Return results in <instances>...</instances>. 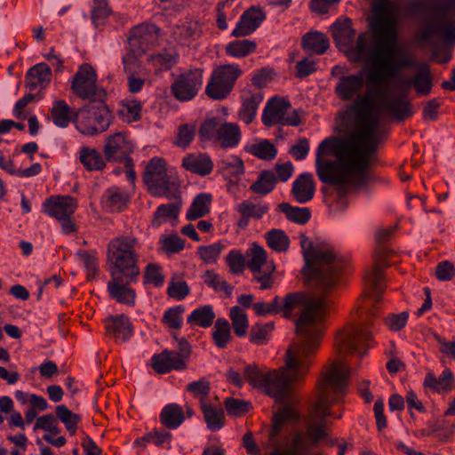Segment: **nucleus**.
Listing matches in <instances>:
<instances>
[{"label": "nucleus", "instance_id": "obj_1", "mask_svg": "<svg viewBox=\"0 0 455 455\" xmlns=\"http://www.w3.org/2000/svg\"><path fill=\"white\" fill-rule=\"evenodd\" d=\"M364 86V72L342 76L335 92L343 101L357 96L346 109L338 113L339 133L353 130L347 136H331L322 141L315 158L316 174L322 183L332 186L342 198L357 192L369 181L368 170L378 162L379 145L388 130L381 116L387 113L397 122L412 114L410 101L391 97L387 89L377 87L359 95Z\"/></svg>", "mask_w": 455, "mask_h": 455}, {"label": "nucleus", "instance_id": "obj_2", "mask_svg": "<svg viewBox=\"0 0 455 455\" xmlns=\"http://www.w3.org/2000/svg\"><path fill=\"white\" fill-rule=\"evenodd\" d=\"M370 31L359 35L355 44L351 20L336 21L331 28L337 46L356 62L370 66L368 82L379 85L395 77L401 69L413 65L405 52L397 48V36L393 20L383 15L370 20Z\"/></svg>", "mask_w": 455, "mask_h": 455}, {"label": "nucleus", "instance_id": "obj_3", "mask_svg": "<svg viewBox=\"0 0 455 455\" xmlns=\"http://www.w3.org/2000/svg\"><path fill=\"white\" fill-rule=\"evenodd\" d=\"M299 307L302 309L296 322L298 340L293 344L309 347L314 343L315 349H317L323 333L321 323L327 315L328 301L323 297H308L303 292L290 293L283 299V316L289 318Z\"/></svg>", "mask_w": 455, "mask_h": 455}, {"label": "nucleus", "instance_id": "obj_4", "mask_svg": "<svg viewBox=\"0 0 455 455\" xmlns=\"http://www.w3.org/2000/svg\"><path fill=\"white\" fill-rule=\"evenodd\" d=\"M315 345L291 344L286 351L284 365L267 371L263 392L277 403L284 401L291 392L292 383L299 381L309 368V356L315 351Z\"/></svg>", "mask_w": 455, "mask_h": 455}, {"label": "nucleus", "instance_id": "obj_5", "mask_svg": "<svg viewBox=\"0 0 455 455\" xmlns=\"http://www.w3.org/2000/svg\"><path fill=\"white\" fill-rule=\"evenodd\" d=\"M300 246L306 265L302 275L308 281H315L324 294L336 284L342 261L331 246L327 243H314L305 235H300Z\"/></svg>", "mask_w": 455, "mask_h": 455}, {"label": "nucleus", "instance_id": "obj_6", "mask_svg": "<svg viewBox=\"0 0 455 455\" xmlns=\"http://www.w3.org/2000/svg\"><path fill=\"white\" fill-rule=\"evenodd\" d=\"M440 37L447 44L455 45V15L444 9L430 12L417 34L419 42Z\"/></svg>", "mask_w": 455, "mask_h": 455}, {"label": "nucleus", "instance_id": "obj_7", "mask_svg": "<svg viewBox=\"0 0 455 455\" xmlns=\"http://www.w3.org/2000/svg\"><path fill=\"white\" fill-rule=\"evenodd\" d=\"M143 181L153 196H178L180 185L168 176L166 164L162 158L155 157L149 161Z\"/></svg>", "mask_w": 455, "mask_h": 455}, {"label": "nucleus", "instance_id": "obj_8", "mask_svg": "<svg viewBox=\"0 0 455 455\" xmlns=\"http://www.w3.org/2000/svg\"><path fill=\"white\" fill-rule=\"evenodd\" d=\"M77 129L84 134L94 135L105 132L110 124V114L103 100L90 102L78 111Z\"/></svg>", "mask_w": 455, "mask_h": 455}, {"label": "nucleus", "instance_id": "obj_9", "mask_svg": "<svg viewBox=\"0 0 455 455\" xmlns=\"http://www.w3.org/2000/svg\"><path fill=\"white\" fill-rule=\"evenodd\" d=\"M370 339L369 331L358 325H348L337 333L335 348L340 355L362 357L366 354L368 348L366 342Z\"/></svg>", "mask_w": 455, "mask_h": 455}, {"label": "nucleus", "instance_id": "obj_10", "mask_svg": "<svg viewBox=\"0 0 455 455\" xmlns=\"http://www.w3.org/2000/svg\"><path fill=\"white\" fill-rule=\"evenodd\" d=\"M242 70L238 65H220L212 72L205 92L212 100H223L231 92Z\"/></svg>", "mask_w": 455, "mask_h": 455}, {"label": "nucleus", "instance_id": "obj_11", "mask_svg": "<svg viewBox=\"0 0 455 455\" xmlns=\"http://www.w3.org/2000/svg\"><path fill=\"white\" fill-rule=\"evenodd\" d=\"M291 104L283 98L273 97L270 99L263 111L262 122L267 126H274L277 124L297 126L300 124V118L297 111H293L291 116L285 117Z\"/></svg>", "mask_w": 455, "mask_h": 455}, {"label": "nucleus", "instance_id": "obj_12", "mask_svg": "<svg viewBox=\"0 0 455 455\" xmlns=\"http://www.w3.org/2000/svg\"><path fill=\"white\" fill-rule=\"evenodd\" d=\"M251 256L248 267L254 274V278L260 283V289L271 288L274 283L275 264L272 261L267 262L266 251L256 243L252 245Z\"/></svg>", "mask_w": 455, "mask_h": 455}, {"label": "nucleus", "instance_id": "obj_13", "mask_svg": "<svg viewBox=\"0 0 455 455\" xmlns=\"http://www.w3.org/2000/svg\"><path fill=\"white\" fill-rule=\"evenodd\" d=\"M74 92L82 99L102 100L105 92L96 85V73L90 65H83L72 82Z\"/></svg>", "mask_w": 455, "mask_h": 455}, {"label": "nucleus", "instance_id": "obj_14", "mask_svg": "<svg viewBox=\"0 0 455 455\" xmlns=\"http://www.w3.org/2000/svg\"><path fill=\"white\" fill-rule=\"evenodd\" d=\"M45 212L52 217L61 221V227L64 232L70 233L75 231V224L71 220L76 208V202L71 196H58L46 200L44 204Z\"/></svg>", "mask_w": 455, "mask_h": 455}, {"label": "nucleus", "instance_id": "obj_15", "mask_svg": "<svg viewBox=\"0 0 455 455\" xmlns=\"http://www.w3.org/2000/svg\"><path fill=\"white\" fill-rule=\"evenodd\" d=\"M133 150L132 143L126 139L124 133L116 132L106 140L104 145V156L108 162L124 161L125 167L133 166L130 154Z\"/></svg>", "mask_w": 455, "mask_h": 455}, {"label": "nucleus", "instance_id": "obj_16", "mask_svg": "<svg viewBox=\"0 0 455 455\" xmlns=\"http://www.w3.org/2000/svg\"><path fill=\"white\" fill-rule=\"evenodd\" d=\"M203 71L196 69L179 76L172 85L174 96L180 100H189L197 92V85L202 84Z\"/></svg>", "mask_w": 455, "mask_h": 455}, {"label": "nucleus", "instance_id": "obj_17", "mask_svg": "<svg viewBox=\"0 0 455 455\" xmlns=\"http://www.w3.org/2000/svg\"><path fill=\"white\" fill-rule=\"evenodd\" d=\"M152 367L157 373L164 374L172 370H184L187 363L177 352L166 349L152 357Z\"/></svg>", "mask_w": 455, "mask_h": 455}, {"label": "nucleus", "instance_id": "obj_18", "mask_svg": "<svg viewBox=\"0 0 455 455\" xmlns=\"http://www.w3.org/2000/svg\"><path fill=\"white\" fill-rule=\"evenodd\" d=\"M137 254L109 258L108 260L113 265L111 275L123 276L127 280L133 279L140 273V268L137 265Z\"/></svg>", "mask_w": 455, "mask_h": 455}, {"label": "nucleus", "instance_id": "obj_19", "mask_svg": "<svg viewBox=\"0 0 455 455\" xmlns=\"http://www.w3.org/2000/svg\"><path fill=\"white\" fill-rule=\"evenodd\" d=\"M265 19V15L261 10L254 7L245 11L241 16L236 28L233 30L232 36L243 37L251 34Z\"/></svg>", "mask_w": 455, "mask_h": 455}, {"label": "nucleus", "instance_id": "obj_20", "mask_svg": "<svg viewBox=\"0 0 455 455\" xmlns=\"http://www.w3.org/2000/svg\"><path fill=\"white\" fill-rule=\"evenodd\" d=\"M315 191V184L311 173H302L294 180L291 188V195L299 204L310 201Z\"/></svg>", "mask_w": 455, "mask_h": 455}, {"label": "nucleus", "instance_id": "obj_21", "mask_svg": "<svg viewBox=\"0 0 455 455\" xmlns=\"http://www.w3.org/2000/svg\"><path fill=\"white\" fill-rule=\"evenodd\" d=\"M133 279H124L123 276H112L108 283V290L112 298L124 304L134 303L135 292L128 287Z\"/></svg>", "mask_w": 455, "mask_h": 455}, {"label": "nucleus", "instance_id": "obj_22", "mask_svg": "<svg viewBox=\"0 0 455 455\" xmlns=\"http://www.w3.org/2000/svg\"><path fill=\"white\" fill-rule=\"evenodd\" d=\"M138 239L131 235H123L113 239L108 247V259L136 254L134 248Z\"/></svg>", "mask_w": 455, "mask_h": 455}, {"label": "nucleus", "instance_id": "obj_23", "mask_svg": "<svg viewBox=\"0 0 455 455\" xmlns=\"http://www.w3.org/2000/svg\"><path fill=\"white\" fill-rule=\"evenodd\" d=\"M51 76V68L45 63L37 64L28 70L26 86L31 91L37 87L43 89L50 82Z\"/></svg>", "mask_w": 455, "mask_h": 455}, {"label": "nucleus", "instance_id": "obj_24", "mask_svg": "<svg viewBox=\"0 0 455 455\" xmlns=\"http://www.w3.org/2000/svg\"><path fill=\"white\" fill-rule=\"evenodd\" d=\"M182 166L187 171L204 176L211 173L213 168V164L211 158L206 155L191 154L183 159Z\"/></svg>", "mask_w": 455, "mask_h": 455}, {"label": "nucleus", "instance_id": "obj_25", "mask_svg": "<svg viewBox=\"0 0 455 455\" xmlns=\"http://www.w3.org/2000/svg\"><path fill=\"white\" fill-rule=\"evenodd\" d=\"M241 132L237 124L232 123L220 124L216 142L221 148H233L240 140Z\"/></svg>", "mask_w": 455, "mask_h": 455}, {"label": "nucleus", "instance_id": "obj_26", "mask_svg": "<svg viewBox=\"0 0 455 455\" xmlns=\"http://www.w3.org/2000/svg\"><path fill=\"white\" fill-rule=\"evenodd\" d=\"M53 123L60 127H67L71 121H77L78 112H74L64 100L53 103L51 111Z\"/></svg>", "mask_w": 455, "mask_h": 455}, {"label": "nucleus", "instance_id": "obj_27", "mask_svg": "<svg viewBox=\"0 0 455 455\" xmlns=\"http://www.w3.org/2000/svg\"><path fill=\"white\" fill-rule=\"evenodd\" d=\"M164 196L172 200L173 202L169 204L159 205L154 215L155 220H176L179 216L182 205V199L180 196V188L178 189V196Z\"/></svg>", "mask_w": 455, "mask_h": 455}, {"label": "nucleus", "instance_id": "obj_28", "mask_svg": "<svg viewBox=\"0 0 455 455\" xmlns=\"http://www.w3.org/2000/svg\"><path fill=\"white\" fill-rule=\"evenodd\" d=\"M152 35L148 30V28L140 25L132 28L128 37L129 47L136 51H142L145 54L149 47V41Z\"/></svg>", "mask_w": 455, "mask_h": 455}, {"label": "nucleus", "instance_id": "obj_29", "mask_svg": "<svg viewBox=\"0 0 455 455\" xmlns=\"http://www.w3.org/2000/svg\"><path fill=\"white\" fill-rule=\"evenodd\" d=\"M301 44L304 50L323 54L329 47V40L322 33L309 32L303 36Z\"/></svg>", "mask_w": 455, "mask_h": 455}, {"label": "nucleus", "instance_id": "obj_30", "mask_svg": "<svg viewBox=\"0 0 455 455\" xmlns=\"http://www.w3.org/2000/svg\"><path fill=\"white\" fill-rule=\"evenodd\" d=\"M382 278V267L380 259H378L372 270L365 275L366 283L371 290V296L375 301L380 300V295L383 292Z\"/></svg>", "mask_w": 455, "mask_h": 455}, {"label": "nucleus", "instance_id": "obj_31", "mask_svg": "<svg viewBox=\"0 0 455 455\" xmlns=\"http://www.w3.org/2000/svg\"><path fill=\"white\" fill-rule=\"evenodd\" d=\"M299 419L298 412L290 406H283L273 417V427L270 439L274 440L281 432L285 422L296 421Z\"/></svg>", "mask_w": 455, "mask_h": 455}, {"label": "nucleus", "instance_id": "obj_32", "mask_svg": "<svg viewBox=\"0 0 455 455\" xmlns=\"http://www.w3.org/2000/svg\"><path fill=\"white\" fill-rule=\"evenodd\" d=\"M201 408L209 429L215 431L223 427L225 423V415L221 408H214L212 405L207 404L203 399Z\"/></svg>", "mask_w": 455, "mask_h": 455}, {"label": "nucleus", "instance_id": "obj_33", "mask_svg": "<svg viewBox=\"0 0 455 455\" xmlns=\"http://www.w3.org/2000/svg\"><path fill=\"white\" fill-rule=\"evenodd\" d=\"M212 196L209 194H199L196 196L187 212V219L189 220H197L204 217L210 212Z\"/></svg>", "mask_w": 455, "mask_h": 455}, {"label": "nucleus", "instance_id": "obj_34", "mask_svg": "<svg viewBox=\"0 0 455 455\" xmlns=\"http://www.w3.org/2000/svg\"><path fill=\"white\" fill-rule=\"evenodd\" d=\"M432 80L429 68L427 65H420L411 82L418 94L428 95L433 85Z\"/></svg>", "mask_w": 455, "mask_h": 455}, {"label": "nucleus", "instance_id": "obj_35", "mask_svg": "<svg viewBox=\"0 0 455 455\" xmlns=\"http://www.w3.org/2000/svg\"><path fill=\"white\" fill-rule=\"evenodd\" d=\"M108 321H111V324L108 323L106 326L108 331H112L116 337L123 340H126L131 337L132 329L127 316L122 315L116 317H111Z\"/></svg>", "mask_w": 455, "mask_h": 455}, {"label": "nucleus", "instance_id": "obj_36", "mask_svg": "<svg viewBox=\"0 0 455 455\" xmlns=\"http://www.w3.org/2000/svg\"><path fill=\"white\" fill-rule=\"evenodd\" d=\"M183 419V411L177 404L166 405L161 412V421L169 428L177 427L182 423Z\"/></svg>", "mask_w": 455, "mask_h": 455}, {"label": "nucleus", "instance_id": "obj_37", "mask_svg": "<svg viewBox=\"0 0 455 455\" xmlns=\"http://www.w3.org/2000/svg\"><path fill=\"white\" fill-rule=\"evenodd\" d=\"M276 184V177L271 171H262L259 179L253 182L250 189L259 195H266L271 192Z\"/></svg>", "mask_w": 455, "mask_h": 455}, {"label": "nucleus", "instance_id": "obj_38", "mask_svg": "<svg viewBox=\"0 0 455 455\" xmlns=\"http://www.w3.org/2000/svg\"><path fill=\"white\" fill-rule=\"evenodd\" d=\"M226 52L235 58H243L256 51V43L248 39L237 40L229 43Z\"/></svg>", "mask_w": 455, "mask_h": 455}, {"label": "nucleus", "instance_id": "obj_39", "mask_svg": "<svg viewBox=\"0 0 455 455\" xmlns=\"http://www.w3.org/2000/svg\"><path fill=\"white\" fill-rule=\"evenodd\" d=\"M80 160L89 171L101 170L105 167V162L96 149L83 148L80 152Z\"/></svg>", "mask_w": 455, "mask_h": 455}, {"label": "nucleus", "instance_id": "obj_40", "mask_svg": "<svg viewBox=\"0 0 455 455\" xmlns=\"http://www.w3.org/2000/svg\"><path fill=\"white\" fill-rule=\"evenodd\" d=\"M244 379L255 388L263 391L267 371H263L255 364L247 365L243 370Z\"/></svg>", "mask_w": 455, "mask_h": 455}, {"label": "nucleus", "instance_id": "obj_41", "mask_svg": "<svg viewBox=\"0 0 455 455\" xmlns=\"http://www.w3.org/2000/svg\"><path fill=\"white\" fill-rule=\"evenodd\" d=\"M267 245L275 251H286L289 248V237L281 229H272L265 235Z\"/></svg>", "mask_w": 455, "mask_h": 455}, {"label": "nucleus", "instance_id": "obj_42", "mask_svg": "<svg viewBox=\"0 0 455 455\" xmlns=\"http://www.w3.org/2000/svg\"><path fill=\"white\" fill-rule=\"evenodd\" d=\"M215 318L212 307L211 306H204L199 307L192 312L188 318V323H194L201 327H209L212 324Z\"/></svg>", "mask_w": 455, "mask_h": 455}, {"label": "nucleus", "instance_id": "obj_43", "mask_svg": "<svg viewBox=\"0 0 455 455\" xmlns=\"http://www.w3.org/2000/svg\"><path fill=\"white\" fill-rule=\"evenodd\" d=\"M278 207L282 212L285 213L290 220L299 224L307 223L311 216L307 208L293 207L287 203H282Z\"/></svg>", "mask_w": 455, "mask_h": 455}, {"label": "nucleus", "instance_id": "obj_44", "mask_svg": "<svg viewBox=\"0 0 455 455\" xmlns=\"http://www.w3.org/2000/svg\"><path fill=\"white\" fill-rule=\"evenodd\" d=\"M262 99L260 94H254L243 100L239 116L246 124H250L254 119L258 107L262 101Z\"/></svg>", "mask_w": 455, "mask_h": 455}, {"label": "nucleus", "instance_id": "obj_45", "mask_svg": "<svg viewBox=\"0 0 455 455\" xmlns=\"http://www.w3.org/2000/svg\"><path fill=\"white\" fill-rule=\"evenodd\" d=\"M144 54L142 51H136L129 47L128 52L123 57L124 70L127 74H138L140 67V59Z\"/></svg>", "mask_w": 455, "mask_h": 455}, {"label": "nucleus", "instance_id": "obj_46", "mask_svg": "<svg viewBox=\"0 0 455 455\" xmlns=\"http://www.w3.org/2000/svg\"><path fill=\"white\" fill-rule=\"evenodd\" d=\"M55 412L60 420L65 424L66 428L70 435H75L76 431V424L80 419L79 415L73 413L65 405L57 406Z\"/></svg>", "mask_w": 455, "mask_h": 455}, {"label": "nucleus", "instance_id": "obj_47", "mask_svg": "<svg viewBox=\"0 0 455 455\" xmlns=\"http://www.w3.org/2000/svg\"><path fill=\"white\" fill-rule=\"evenodd\" d=\"M230 318L235 333L237 336H243L248 328V320L243 309L237 306L233 307L230 311Z\"/></svg>", "mask_w": 455, "mask_h": 455}, {"label": "nucleus", "instance_id": "obj_48", "mask_svg": "<svg viewBox=\"0 0 455 455\" xmlns=\"http://www.w3.org/2000/svg\"><path fill=\"white\" fill-rule=\"evenodd\" d=\"M212 337L217 347H225L230 339V325L228 322L218 319Z\"/></svg>", "mask_w": 455, "mask_h": 455}, {"label": "nucleus", "instance_id": "obj_49", "mask_svg": "<svg viewBox=\"0 0 455 455\" xmlns=\"http://www.w3.org/2000/svg\"><path fill=\"white\" fill-rule=\"evenodd\" d=\"M141 105L136 100L126 101L122 104L119 114L128 123L138 121L140 118Z\"/></svg>", "mask_w": 455, "mask_h": 455}, {"label": "nucleus", "instance_id": "obj_50", "mask_svg": "<svg viewBox=\"0 0 455 455\" xmlns=\"http://www.w3.org/2000/svg\"><path fill=\"white\" fill-rule=\"evenodd\" d=\"M267 205L255 204L249 202H243L238 205V212L241 215L254 219H260L267 212Z\"/></svg>", "mask_w": 455, "mask_h": 455}, {"label": "nucleus", "instance_id": "obj_51", "mask_svg": "<svg viewBox=\"0 0 455 455\" xmlns=\"http://www.w3.org/2000/svg\"><path fill=\"white\" fill-rule=\"evenodd\" d=\"M220 124L217 121V119L212 118L204 121L199 129V136L202 140H214L216 142L218 136V130Z\"/></svg>", "mask_w": 455, "mask_h": 455}, {"label": "nucleus", "instance_id": "obj_52", "mask_svg": "<svg viewBox=\"0 0 455 455\" xmlns=\"http://www.w3.org/2000/svg\"><path fill=\"white\" fill-rule=\"evenodd\" d=\"M196 134L195 125L181 124L178 129L175 144L186 148L192 141Z\"/></svg>", "mask_w": 455, "mask_h": 455}, {"label": "nucleus", "instance_id": "obj_53", "mask_svg": "<svg viewBox=\"0 0 455 455\" xmlns=\"http://www.w3.org/2000/svg\"><path fill=\"white\" fill-rule=\"evenodd\" d=\"M110 12L107 0H95L94 7L92 11V20L96 26L101 25Z\"/></svg>", "mask_w": 455, "mask_h": 455}, {"label": "nucleus", "instance_id": "obj_54", "mask_svg": "<svg viewBox=\"0 0 455 455\" xmlns=\"http://www.w3.org/2000/svg\"><path fill=\"white\" fill-rule=\"evenodd\" d=\"M251 152L254 156L265 160L273 159L276 155L275 148L267 140L252 145Z\"/></svg>", "mask_w": 455, "mask_h": 455}, {"label": "nucleus", "instance_id": "obj_55", "mask_svg": "<svg viewBox=\"0 0 455 455\" xmlns=\"http://www.w3.org/2000/svg\"><path fill=\"white\" fill-rule=\"evenodd\" d=\"M273 329V323L255 324L250 331L251 340L256 344H262Z\"/></svg>", "mask_w": 455, "mask_h": 455}, {"label": "nucleus", "instance_id": "obj_56", "mask_svg": "<svg viewBox=\"0 0 455 455\" xmlns=\"http://www.w3.org/2000/svg\"><path fill=\"white\" fill-rule=\"evenodd\" d=\"M223 245L220 243L211 244L208 246H201L198 248V252L201 259L206 262H215L220 256Z\"/></svg>", "mask_w": 455, "mask_h": 455}, {"label": "nucleus", "instance_id": "obj_57", "mask_svg": "<svg viewBox=\"0 0 455 455\" xmlns=\"http://www.w3.org/2000/svg\"><path fill=\"white\" fill-rule=\"evenodd\" d=\"M183 311L184 308L181 306L168 309L163 317V322L170 328L180 329L181 326L180 315L183 313Z\"/></svg>", "mask_w": 455, "mask_h": 455}, {"label": "nucleus", "instance_id": "obj_58", "mask_svg": "<svg viewBox=\"0 0 455 455\" xmlns=\"http://www.w3.org/2000/svg\"><path fill=\"white\" fill-rule=\"evenodd\" d=\"M248 403L243 400H238L232 397L225 401V408L229 415L239 416L248 411Z\"/></svg>", "mask_w": 455, "mask_h": 455}, {"label": "nucleus", "instance_id": "obj_59", "mask_svg": "<svg viewBox=\"0 0 455 455\" xmlns=\"http://www.w3.org/2000/svg\"><path fill=\"white\" fill-rule=\"evenodd\" d=\"M435 275L440 281H451L455 276V266L448 260L442 261L435 268Z\"/></svg>", "mask_w": 455, "mask_h": 455}, {"label": "nucleus", "instance_id": "obj_60", "mask_svg": "<svg viewBox=\"0 0 455 455\" xmlns=\"http://www.w3.org/2000/svg\"><path fill=\"white\" fill-rule=\"evenodd\" d=\"M227 262L229 266L230 272L233 274H240L244 269L245 259L241 253L235 251L229 252L227 257Z\"/></svg>", "mask_w": 455, "mask_h": 455}, {"label": "nucleus", "instance_id": "obj_61", "mask_svg": "<svg viewBox=\"0 0 455 455\" xmlns=\"http://www.w3.org/2000/svg\"><path fill=\"white\" fill-rule=\"evenodd\" d=\"M168 295L176 299H182L189 293V288L186 282L172 281L167 289Z\"/></svg>", "mask_w": 455, "mask_h": 455}, {"label": "nucleus", "instance_id": "obj_62", "mask_svg": "<svg viewBox=\"0 0 455 455\" xmlns=\"http://www.w3.org/2000/svg\"><path fill=\"white\" fill-rule=\"evenodd\" d=\"M187 391L192 393L195 396H200L201 400L204 398L210 392V382L202 379L188 385Z\"/></svg>", "mask_w": 455, "mask_h": 455}, {"label": "nucleus", "instance_id": "obj_63", "mask_svg": "<svg viewBox=\"0 0 455 455\" xmlns=\"http://www.w3.org/2000/svg\"><path fill=\"white\" fill-rule=\"evenodd\" d=\"M184 248V241L178 235H171L163 239V249L167 253L178 252Z\"/></svg>", "mask_w": 455, "mask_h": 455}, {"label": "nucleus", "instance_id": "obj_64", "mask_svg": "<svg viewBox=\"0 0 455 455\" xmlns=\"http://www.w3.org/2000/svg\"><path fill=\"white\" fill-rule=\"evenodd\" d=\"M145 279L148 283L160 285L164 282V276L160 272V267L155 264H148L146 267Z\"/></svg>", "mask_w": 455, "mask_h": 455}]
</instances>
